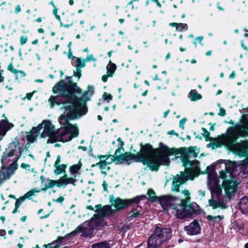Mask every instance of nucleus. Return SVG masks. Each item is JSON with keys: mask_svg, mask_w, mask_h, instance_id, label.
<instances>
[{"mask_svg": "<svg viewBox=\"0 0 248 248\" xmlns=\"http://www.w3.org/2000/svg\"><path fill=\"white\" fill-rule=\"evenodd\" d=\"M187 121V119L186 118H184L180 120V124H179V126L183 129H184V124L186 121Z\"/></svg>", "mask_w": 248, "mask_h": 248, "instance_id": "obj_47", "label": "nucleus"}, {"mask_svg": "<svg viewBox=\"0 0 248 248\" xmlns=\"http://www.w3.org/2000/svg\"><path fill=\"white\" fill-rule=\"evenodd\" d=\"M20 44L21 45H24L26 43V42H27L28 41V38L26 36H24V35H22L21 37H20Z\"/></svg>", "mask_w": 248, "mask_h": 248, "instance_id": "obj_46", "label": "nucleus"}, {"mask_svg": "<svg viewBox=\"0 0 248 248\" xmlns=\"http://www.w3.org/2000/svg\"><path fill=\"white\" fill-rule=\"evenodd\" d=\"M202 130L203 131H205L204 137L206 138V140H211V138L209 137V136L210 134L209 132H208L207 131H205V129H204V128H203Z\"/></svg>", "mask_w": 248, "mask_h": 248, "instance_id": "obj_52", "label": "nucleus"}, {"mask_svg": "<svg viewBox=\"0 0 248 248\" xmlns=\"http://www.w3.org/2000/svg\"><path fill=\"white\" fill-rule=\"evenodd\" d=\"M208 219L210 220H213L214 221H216L217 220L220 221L223 218V216H207Z\"/></svg>", "mask_w": 248, "mask_h": 248, "instance_id": "obj_39", "label": "nucleus"}, {"mask_svg": "<svg viewBox=\"0 0 248 248\" xmlns=\"http://www.w3.org/2000/svg\"><path fill=\"white\" fill-rule=\"evenodd\" d=\"M164 242L154 233L148 240V247L157 248L162 245Z\"/></svg>", "mask_w": 248, "mask_h": 248, "instance_id": "obj_23", "label": "nucleus"}, {"mask_svg": "<svg viewBox=\"0 0 248 248\" xmlns=\"http://www.w3.org/2000/svg\"><path fill=\"white\" fill-rule=\"evenodd\" d=\"M14 124L10 123L7 119L0 121V141L5 136L6 133L12 129Z\"/></svg>", "mask_w": 248, "mask_h": 248, "instance_id": "obj_22", "label": "nucleus"}, {"mask_svg": "<svg viewBox=\"0 0 248 248\" xmlns=\"http://www.w3.org/2000/svg\"><path fill=\"white\" fill-rule=\"evenodd\" d=\"M93 93V86H89L88 88V90L84 93L83 95L82 98L80 99L82 100V105L85 106V103L86 101L88 100L89 98L92 95Z\"/></svg>", "mask_w": 248, "mask_h": 248, "instance_id": "obj_30", "label": "nucleus"}, {"mask_svg": "<svg viewBox=\"0 0 248 248\" xmlns=\"http://www.w3.org/2000/svg\"><path fill=\"white\" fill-rule=\"evenodd\" d=\"M98 158L100 159V161L106 162V160L108 158L107 155H99Z\"/></svg>", "mask_w": 248, "mask_h": 248, "instance_id": "obj_51", "label": "nucleus"}, {"mask_svg": "<svg viewBox=\"0 0 248 248\" xmlns=\"http://www.w3.org/2000/svg\"><path fill=\"white\" fill-rule=\"evenodd\" d=\"M25 199L24 198V197H23L17 200L16 202L15 206H16V208H18L20 206L21 203L24 202Z\"/></svg>", "mask_w": 248, "mask_h": 248, "instance_id": "obj_45", "label": "nucleus"}, {"mask_svg": "<svg viewBox=\"0 0 248 248\" xmlns=\"http://www.w3.org/2000/svg\"><path fill=\"white\" fill-rule=\"evenodd\" d=\"M103 98H104V100H107L108 102H109L110 100L112 99V96L109 93H105L103 95Z\"/></svg>", "mask_w": 248, "mask_h": 248, "instance_id": "obj_44", "label": "nucleus"}, {"mask_svg": "<svg viewBox=\"0 0 248 248\" xmlns=\"http://www.w3.org/2000/svg\"><path fill=\"white\" fill-rule=\"evenodd\" d=\"M61 162V156L60 155L57 156V159L54 163V167L55 169L54 172L55 174L59 175L65 171L67 165L65 164H60Z\"/></svg>", "mask_w": 248, "mask_h": 248, "instance_id": "obj_24", "label": "nucleus"}, {"mask_svg": "<svg viewBox=\"0 0 248 248\" xmlns=\"http://www.w3.org/2000/svg\"><path fill=\"white\" fill-rule=\"evenodd\" d=\"M116 69V66L115 64L109 62L107 66V74H109V76L112 77V75Z\"/></svg>", "mask_w": 248, "mask_h": 248, "instance_id": "obj_37", "label": "nucleus"}, {"mask_svg": "<svg viewBox=\"0 0 248 248\" xmlns=\"http://www.w3.org/2000/svg\"><path fill=\"white\" fill-rule=\"evenodd\" d=\"M188 29V26L186 23H178L177 27V31H182L183 30H187Z\"/></svg>", "mask_w": 248, "mask_h": 248, "instance_id": "obj_40", "label": "nucleus"}, {"mask_svg": "<svg viewBox=\"0 0 248 248\" xmlns=\"http://www.w3.org/2000/svg\"><path fill=\"white\" fill-rule=\"evenodd\" d=\"M178 23H170L169 24V25L171 27H176V29L177 30V27L178 26Z\"/></svg>", "mask_w": 248, "mask_h": 248, "instance_id": "obj_60", "label": "nucleus"}, {"mask_svg": "<svg viewBox=\"0 0 248 248\" xmlns=\"http://www.w3.org/2000/svg\"><path fill=\"white\" fill-rule=\"evenodd\" d=\"M64 201V198L63 197H60L57 200V202H62Z\"/></svg>", "mask_w": 248, "mask_h": 248, "instance_id": "obj_61", "label": "nucleus"}, {"mask_svg": "<svg viewBox=\"0 0 248 248\" xmlns=\"http://www.w3.org/2000/svg\"><path fill=\"white\" fill-rule=\"evenodd\" d=\"M76 70L77 71L76 72H74V76L75 77H77L79 79L81 75V71L78 68H76Z\"/></svg>", "mask_w": 248, "mask_h": 248, "instance_id": "obj_48", "label": "nucleus"}, {"mask_svg": "<svg viewBox=\"0 0 248 248\" xmlns=\"http://www.w3.org/2000/svg\"><path fill=\"white\" fill-rule=\"evenodd\" d=\"M80 91L76 83H67L62 80L53 88V93L58 95L51 96L48 101L52 108L55 105L63 104L62 109H64L66 115L70 118L76 119L87 112L86 107L82 104V100L73 94V93H80Z\"/></svg>", "mask_w": 248, "mask_h": 248, "instance_id": "obj_2", "label": "nucleus"}, {"mask_svg": "<svg viewBox=\"0 0 248 248\" xmlns=\"http://www.w3.org/2000/svg\"><path fill=\"white\" fill-rule=\"evenodd\" d=\"M108 165L107 162L104 161H100V162L96 164V165L99 166L102 173L105 174H107V172L110 170V167Z\"/></svg>", "mask_w": 248, "mask_h": 248, "instance_id": "obj_33", "label": "nucleus"}, {"mask_svg": "<svg viewBox=\"0 0 248 248\" xmlns=\"http://www.w3.org/2000/svg\"><path fill=\"white\" fill-rule=\"evenodd\" d=\"M211 198L208 200V203L210 206L215 209L220 207L225 208L226 206L222 200V192L217 191V192H211Z\"/></svg>", "mask_w": 248, "mask_h": 248, "instance_id": "obj_9", "label": "nucleus"}, {"mask_svg": "<svg viewBox=\"0 0 248 248\" xmlns=\"http://www.w3.org/2000/svg\"><path fill=\"white\" fill-rule=\"evenodd\" d=\"M93 229L87 225V221L85 222L83 226H78L75 231L69 235H75L78 233L81 232V236L84 237H91L93 233Z\"/></svg>", "mask_w": 248, "mask_h": 248, "instance_id": "obj_18", "label": "nucleus"}, {"mask_svg": "<svg viewBox=\"0 0 248 248\" xmlns=\"http://www.w3.org/2000/svg\"><path fill=\"white\" fill-rule=\"evenodd\" d=\"M223 186L227 197L229 200L231 199L235 195L237 184L233 179L231 180L227 179L223 182Z\"/></svg>", "mask_w": 248, "mask_h": 248, "instance_id": "obj_10", "label": "nucleus"}, {"mask_svg": "<svg viewBox=\"0 0 248 248\" xmlns=\"http://www.w3.org/2000/svg\"><path fill=\"white\" fill-rule=\"evenodd\" d=\"M20 11H21V8H20V5H16L15 8V13L17 14Z\"/></svg>", "mask_w": 248, "mask_h": 248, "instance_id": "obj_56", "label": "nucleus"}, {"mask_svg": "<svg viewBox=\"0 0 248 248\" xmlns=\"http://www.w3.org/2000/svg\"><path fill=\"white\" fill-rule=\"evenodd\" d=\"M235 226H236V228L239 230L243 229L244 228V224L243 223L241 224H239L238 223H236Z\"/></svg>", "mask_w": 248, "mask_h": 248, "instance_id": "obj_53", "label": "nucleus"}, {"mask_svg": "<svg viewBox=\"0 0 248 248\" xmlns=\"http://www.w3.org/2000/svg\"><path fill=\"white\" fill-rule=\"evenodd\" d=\"M39 191L35 189H32L26 193L23 196L25 199L30 198L31 197L35 195L36 193H38Z\"/></svg>", "mask_w": 248, "mask_h": 248, "instance_id": "obj_38", "label": "nucleus"}, {"mask_svg": "<svg viewBox=\"0 0 248 248\" xmlns=\"http://www.w3.org/2000/svg\"><path fill=\"white\" fill-rule=\"evenodd\" d=\"M17 160L14 156L5 151L3 154L1 162L3 167H6V166L9 165L8 167L14 169V167H15V169H17L18 166L17 163Z\"/></svg>", "mask_w": 248, "mask_h": 248, "instance_id": "obj_14", "label": "nucleus"}, {"mask_svg": "<svg viewBox=\"0 0 248 248\" xmlns=\"http://www.w3.org/2000/svg\"><path fill=\"white\" fill-rule=\"evenodd\" d=\"M21 167L23 169H29L30 166L27 164L22 163V164L21 165Z\"/></svg>", "mask_w": 248, "mask_h": 248, "instance_id": "obj_55", "label": "nucleus"}, {"mask_svg": "<svg viewBox=\"0 0 248 248\" xmlns=\"http://www.w3.org/2000/svg\"><path fill=\"white\" fill-rule=\"evenodd\" d=\"M218 114L221 116H224L226 115V111L223 108H220Z\"/></svg>", "mask_w": 248, "mask_h": 248, "instance_id": "obj_50", "label": "nucleus"}, {"mask_svg": "<svg viewBox=\"0 0 248 248\" xmlns=\"http://www.w3.org/2000/svg\"><path fill=\"white\" fill-rule=\"evenodd\" d=\"M151 153L149 156L148 167L152 171H157L160 165H169L170 163L169 155L180 154L183 158L184 165L186 167V171L190 172L194 175L199 171V162L197 160L190 161L189 158L196 157L199 153V150L196 147H189L188 148H169L162 143H160L158 149H154L150 145Z\"/></svg>", "mask_w": 248, "mask_h": 248, "instance_id": "obj_1", "label": "nucleus"}, {"mask_svg": "<svg viewBox=\"0 0 248 248\" xmlns=\"http://www.w3.org/2000/svg\"><path fill=\"white\" fill-rule=\"evenodd\" d=\"M74 62L77 68L80 69V68L83 67L84 66V64L81 62V61L79 58L77 59Z\"/></svg>", "mask_w": 248, "mask_h": 248, "instance_id": "obj_42", "label": "nucleus"}, {"mask_svg": "<svg viewBox=\"0 0 248 248\" xmlns=\"http://www.w3.org/2000/svg\"><path fill=\"white\" fill-rule=\"evenodd\" d=\"M110 244L107 242H101L93 244L92 246V248H110Z\"/></svg>", "mask_w": 248, "mask_h": 248, "instance_id": "obj_36", "label": "nucleus"}, {"mask_svg": "<svg viewBox=\"0 0 248 248\" xmlns=\"http://www.w3.org/2000/svg\"><path fill=\"white\" fill-rule=\"evenodd\" d=\"M13 72L16 74V78H17L18 77L22 78L25 76V73L21 71H17L16 70H14L13 71Z\"/></svg>", "mask_w": 248, "mask_h": 248, "instance_id": "obj_43", "label": "nucleus"}, {"mask_svg": "<svg viewBox=\"0 0 248 248\" xmlns=\"http://www.w3.org/2000/svg\"><path fill=\"white\" fill-rule=\"evenodd\" d=\"M96 59H95L93 55H88L86 58L85 61L87 62L90 61H96Z\"/></svg>", "mask_w": 248, "mask_h": 248, "instance_id": "obj_49", "label": "nucleus"}, {"mask_svg": "<svg viewBox=\"0 0 248 248\" xmlns=\"http://www.w3.org/2000/svg\"><path fill=\"white\" fill-rule=\"evenodd\" d=\"M182 193L184 195L185 197V199H183L182 200H185L186 202H188L190 201V193L188 190H185L182 191Z\"/></svg>", "mask_w": 248, "mask_h": 248, "instance_id": "obj_41", "label": "nucleus"}, {"mask_svg": "<svg viewBox=\"0 0 248 248\" xmlns=\"http://www.w3.org/2000/svg\"><path fill=\"white\" fill-rule=\"evenodd\" d=\"M112 207L111 205L104 206L100 210L98 214L104 218L106 216H109L115 213V211L113 209H112Z\"/></svg>", "mask_w": 248, "mask_h": 248, "instance_id": "obj_26", "label": "nucleus"}, {"mask_svg": "<svg viewBox=\"0 0 248 248\" xmlns=\"http://www.w3.org/2000/svg\"><path fill=\"white\" fill-rule=\"evenodd\" d=\"M173 210L176 212V216L177 217L183 219L186 217H190L192 215V211L186 205V202L185 200H180L178 199L175 203Z\"/></svg>", "mask_w": 248, "mask_h": 248, "instance_id": "obj_8", "label": "nucleus"}, {"mask_svg": "<svg viewBox=\"0 0 248 248\" xmlns=\"http://www.w3.org/2000/svg\"><path fill=\"white\" fill-rule=\"evenodd\" d=\"M64 114H62L59 118V123L61 125L64 126L58 129L55 133L54 138L47 139V143H53L57 141L63 142L71 140L73 138L76 137L78 135V128L72 124H68L67 118L70 119L66 114L65 111ZM71 119H72L71 118Z\"/></svg>", "mask_w": 248, "mask_h": 248, "instance_id": "obj_5", "label": "nucleus"}, {"mask_svg": "<svg viewBox=\"0 0 248 248\" xmlns=\"http://www.w3.org/2000/svg\"><path fill=\"white\" fill-rule=\"evenodd\" d=\"M82 166L81 162H78L77 164H75L70 167L69 171L71 174L77 173L80 170Z\"/></svg>", "mask_w": 248, "mask_h": 248, "instance_id": "obj_35", "label": "nucleus"}, {"mask_svg": "<svg viewBox=\"0 0 248 248\" xmlns=\"http://www.w3.org/2000/svg\"><path fill=\"white\" fill-rule=\"evenodd\" d=\"M43 128V131L41 134V138L48 137V139H50L54 137L56 133L55 126L50 121L48 120H43L40 124L36 127H34V130L38 129L39 132Z\"/></svg>", "mask_w": 248, "mask_h": 248, "instance_id": "obj_7", "label": "nucleus"}, {"mask_svg": "<svg viewBox=\"0 0 248 248\" xmlns=\"http://www.w3.org/2000/svg\"><path fill=\"white\" fill-rule=\"evenodd\" d=\"M110 77L109 74H107V75H104L102 77V80L104 82H106L107 81V80H108V77Z\"/></svg>", "mask_w": 248, "mask_h": 248, "instance_id": "obj_54", "label": "nucleus"}, {"mask_svg": "<svg viewBox=\"0 0 248 248\" xmlns=\"http://www.w3.org/2000/svg\"><path fill=\"white\" fill-rule=\"evenodd\" d=\"M141 208L140 207H137L134 208L128 214V217L130 220L138 218L141 216Z\"/></svg>", "mask_w": 248, "mask_h": 248, "instance_id": "obj_28", "label": "nucleus"}, {"mask_svg": "<svg viewBox=\"0 0 248 248\" xmlns=\"http://www.w3.org/2000/svg\"><path fill=\"white\" fill-rule=\"evenodd\" d=\"M189 95L190 100L193 101L201 99L202 97V95L198 93L195 90H191L189 93Z\"/></svg>", "mask_w": 248, "mask_h": 248, "instance_id": "obj_34", "label": "nucleus"}, {"mask_svg": "<svg viewBox=\"0 0 248 248\" xmlns=\"http://www.w3.org/2000/svg\"><path fill=\"white\" fill-rule=\"evenodd\" d=\"M225 170H222L220 172V177L225 180L228 178L234 179L233 173L236 169L235 165L232 161L227 160L225 162Z\"/></svg>", "mask_w": 248, "mask_h": 248, "instance_id": "obj_11", "label": "nucleus"}, {"mask_svg": "<svg viewBox=\"0 0 248 248\" xmlns=\"http://www.w3.org/2000/svg\"><path fill=\"white\" fill-rule=\"evenodd\" d=\"M60 184L59 179L57 180H53L47 179L44 184V189H47L48 188H52L55 186L59 187Z\"/></svg>", "mask_w": 248, "mask_h": 248, "instance_id": "obj_31", "label": "nucleus"}, {"mask_svg": "<svg viewBox=\"0 0 248 248\" xmlns=\"http://www.w3.org/2000/svg\"><path fill=\"white\" fill-rule=\"evenodd\" d=\"M248 136V123H241L234 126L229 127L226 132L214 139L217 146L224 145L235 154L247 158L243 161L241 171L248 174V142L243 141L234 143L240 137Z\"/></svg>", "mask_w": 248, "mask_h": 248, "instance_id": "obj_3", "label": "nucleus"}, {"mask_svg": "<svg viewBox=\"0 0 248 248\" xmlns=\"http://www.w3.org/2000/svg\"><path fill=\"white\" fill-rule=\"evenodd\" d=\"M119 144L118 148L116 150L114 157L116 161L120 163L125 162L129 165L132 161L141 162L144 165H147L149 162V156L151 153V148L150 144H146L145 145H142L140 148V152L136 155H132L130 153L126 152L123 153L124 150L123 146L124 142L120 138L117 139Z\"/></svg>", "mask_w": 248, "mask_h": 248, "instance_id": "obj_4", "label": "nucleus"}, {"mask_svg": "<svg viewBox=\"0 0 248 248\" xmlns=\"http://www.w3.org/2000/svg\"><path fill=\"white\" fill-rule=\"evenodd\" d=\"M40 132L38 129L34 130V127H33L30 132V134L27 136V140L29 142L33 143L36 140L37 137L39 135Z\"/></svg>", "mask_w": 248, "mask_h": 248, "instance_id": "obj_29", "label": "nucleus"}, {"mask_svg": "<svg viewBox=\"0 0 248 248\" xmlns=\"http://www.w3.org/2000/svg\"><path fill=\"white\" fill-rule=\"evenodd\" d=\"M107 222L104 218L98 214H95L92 218L87 221V225L93 229L98 230L101 227L107 225Z\"/></svg>", "mask_w": 248, "mask_h": 248, "instance_id": "obj_15", "label": "nucleus"}, {"mask_svg": "<svg viewBox=\"0 0 248 248\" xmlns=\"http://www.w3.org/2000/svg\"><path fill=\"white\" fill-rule=\"evenodd\" d=\"M4 78L2 76V72L0 70V82L4 81Z\"/></svg>", "mask_w": 248, "mask_h": 248, "instance_id": "obj_62", "label": "nucleus"}, {"mask_svg": "<svg viewBox=\"0 0 248 248\" xmlns=\"http://www.w3.org/2000/svg\"><path fill=\"white\" fill-rule=\"evenodd\" d=\"M5 151L18 159L23 152V146L18 142H13L9 145Z\"/></svg>", "mask_w": 248, "mask_h": 248, "instance_id": "obj_17", "label": "nucleus"}, {"mask_svg": "<svg viewBox=\"0 0 248 248\" xmlns=\"http://www.w3.org/2000/svg\"><path fill=\"white\" fill-rule=\"evenodd\" d=\"M16 169L14 167L11 168L10 167L2 166L0 170V185L3 183L6 180L10 178Z\"/></svg>", "mask_w": 248, "mask_h": 248, "instance_id": "obj_20", "label": "nucleus"}, {"mask_svg": "<svg viewBox=\"0 0 248 248\" xmlns=\"http://www.w3.org/2000/svg\"><path fill=\"white\" fill-rule=\"evenodd\" d=\"M102 206L100 204H98L95 206V208H96L95 212H98V214H99V211L102 208Z\"/></svg>", "mask_w": 248, "mask_h": 248, "instance_id": "obj_58", "label": "nucleus"}, {"mask_svg": "<svg viewBox=\"0 0 248 248\" xmlns=\"http://www.w3.org/2000/svg\"><path fill=\"white\" fill-rule=\"evenodd\" d=\"M189 177L188 175L183 172H181L180 174L175 176L172 184V190L177 192L179 191V187L186 181Z\"/></svg>", "mask_w": 248, "mask_h": 248, "instance_id": "obj_16", "label": "nucleus"}, {"mask_svg": "<svg viewBox=\"0 0 248 248\" xmlns=\"http://www.w3.org/2000/svg\"><path fill=\"white\" fill-rule=\"evenodd\" d=\"M60 184L59 187L65 186L68 184H72L75 185V183L76 182V176L74 177H68L67 175L65 174L64 176L61 177L59 179Z\"/></svg>", "mask_w": 248, "mask_h": 248, "instance_id": "obj_25", "label": "nucleus"}, {"mask_svg": "<svg viewBox=\"0 0 248 248\" xmlns=\"http://www.w3.org/2000/svg\"><path fill=\"white\" fill-rule=\"evenodd\" d=\"M184 230L188 235H197L201 232V227L197 220H194L189 225L184 227Z\"/></svg>", "mask_w": 248, "mask_h": 248, "instance_id": "obj_21", "label": "nucleus"}, {"mask_svg": "<svg viewBox=\"0 0 248 248\" xmlns=\"http://www.w3.org/2000/svg\"><path fill=\"white\" fill-rule=\"evenodd\" d=\"M57 12H58V9L55 6H54V8L53 10V14L55 16H56V15H57Z\"/></svg>", "mask_w": 248, "mask_h": 248, "instance_id": "obj_63", "label": "nucleus"}, {"mask_svg": "<svg viewBox=\"0 0 248 248\" xmlns=\"http://www.w3.org/2000/svg\"><path fill=\"white\" fill-rule=\"evenodd\" d=\"M240 210L243 214L248 213V198L243 197L241 199L239 203Z\"/></svg>", "mask_w": 248, "mask_h": 248, "instance_id": "obj_27", "label": "nucleus"}, {"mask_svg": "<svg viewBox=\"0 0 248 248\" xmlns=\"http://www.w3.org/2000/svg\"><path fill=\"white\" fill-rule=\"evenodd\" d=\"M235 76V72L234 71H233L232 72V73L230 75V77L229 78H233Z\"/></svg>", "mask_w": 248, "mask_h": 248, "instance_id": "obj_64", "label": "nucleus"}, {"mask_svg": "<svg viewBox=\"0 0 248 248\" xmlns=\"http://www.w3.org/2000/svg\"><path fill=\"white\" fill-rule=\"evenodd\" d=\"M155 233L156 234V236L160 237L164 242L170 240L172 235V232L170 228H161L158 226L155 228Z\"/></svg>", "mask_w": 248, "mask_h": 248, "instance_id": "obj_19", "label": "nucleus"}, {"mask_svg": "<svg viewBox=\"0 0 248 248\" xmlns=\"http://www.w3.org/2000/svg\"><path fill=\"white\" fill-rule=\"evenodd\" d=\"M32 96V93H28L26 94V97L28 100H30Z\"/></svg>", "mask_w": 248, "mask_h": 248, "instance_id": "obj_59", "label": "nucleus"}, {"mask_svg": "<svg viewBox=\"0 0 248 248\" xmlns=\"http://www.w3.org/2000/svg\"><path fill=\"white\" fill-rule=\"evenodd\" d=\"M178 199L170 196H163L158 198V201L165 210L173 209L175 206V203Z\"/></svg>", "mask_w": 248, "mask_h": 248, "instance_id": "obj_13", "label": "nucleus"}, {"mask_svg": "<svg viewBox=\"0 0 248 248\" xmlns=\"http://www.w3.org/2000/svg\"><path fill=\"white\" fill-rule=\"evenodd\" d=\"M208 186L210 192H217V191H222V188L218 185L219 180L217 175L214 172H209L208 175Z\"/></svg>", "mask_w": 248, "mask_h": 248, "instance_id": "obj_12", "label": "nucleus"}, {"mask_svg": "<svg viewBox=\"0 0 248 248\" xmlns=\"http://www.w3.org/2000/svg\"><path fill=\"white\" fill-rule=\"evenodd\" d=\"M203 37L202 36H199L196 38V40L198 41L202 46L203 44L202 43V42L203 40Z\"/></svg>", "mask_w": 248, "mask_h": 248, "instance_id": "obj_57", "label": "nucleus"}, {"mask_svg": "<svg viewBox=\"0 0 248 248\" xmlns=\"http://www.w3.org/2000/svg\"><path fill=\"white\" fill-rule=\"evenodd\" d=\"M64 239L63 238H59L57 241H54L48 245L49 248H68V247L63 246L62 242Z\"/></svg>", "mask_w": 248, "mask_h": 248, "instance_id": "obj_32", "label": "nucleus"}, {"mask_svg": "<svg viewBox=\"0 0 248 248\" xmlns=\"http://www.w3.org/2000/svg\"><path fill=\"white\" fill-rule=\"evenodd\" d=\"M142 198L137 197L130 200H122L120 198H115L113 195H111L109 196V202L111 206L114 208L113 210L116 212L119 210L128 207L133 202L138 203Z\"/></svg>", "mask_w": 248, "mask_h": 248, "instance_id": "obj_6", "label": "nucleus"}]
</instances>
